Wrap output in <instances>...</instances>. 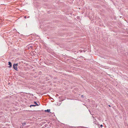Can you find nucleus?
I'll use <instances>...</instances> for the list:
<instances>
[{"instance_id":"obj_1","label":"nucleus","mask_w":128,"mask_h":128,"mask_svg":"<svg viewBox=\"0 0 128 128\" xmlns=\"http://www.w3.org/2000/svg\"><path fill=\"white\" fill-rule=\"evenodd\" d=\"M18 65V64H14L13 65L14 68L16 70H17Z\"/></svg>"},{"instance_id":"obj_2","label":"nucleus","mask_w":128,"mask_h":128,"mask_svg":"<svg viewBox=\"0 0 128 128\" xmlns=\"http://www.w3.org/2000/svg\"><path fill=\"white\" fill-rule=\"evenodd\" d=\"M92 117H93V118H94V123L96 125H97L98 124V122H97V120H96V119H95L94 117H93V116H92Z\"/></svg>"},{"instance_id":"obj_3","label":"nucleus","mask_w":128,"mask_h":128,"mask_svg":"<svg viewBox=\"0 0 128 128\" xmlns=\"http://www.w3.org/2000/svg\"><path fill=\"white\" fill-rule=\"evenodd\" d=\"M8 65H10L9 67H11L12 66V64L11 63L9 62H8Z\"/></svg>"},{"instance_id":"obj_4","label":"nucleus","mask_w":128,"mask_h":128,"mask_svg":"<svg viewBox=\"0 0 128 128\" xmlns=\"http://www.w3.org/2000/svg\"><path fill=\"white\" fill-rule=\"evenodd\" d=\"M50 109H48L47 110H45V112H50Z\"/></svg>"},{"instance_id":"obj_5","label":"nucleus","mask_w":128,"mask_h":128,"mask_svg":"<svg viewBox=\"0 0 128 128\" xmlns=\"http://www.w3.org/2000/svg\"><path fill=\"white\" fill-rule=\"evenodd\" d=\"M37 106V105H32H32H31L30 106V107H31L32 106Z\"/></svg>"},{"instance_id":"obj_6","label":"nucleus","mask_w":128,"mask_h":128,"mask_svg":"<svg viewBox=\"0 0 128 128\" xmlns=\"http://www.w3.org/2000/svg\"><path fill=\"white\" fill-rule=\"evenodd\" d=\"M34 103L35 104H36V105H37V106H38V104H37L36 102H34Z\"/></svg>"},{"instance_id":"obj_7","label":"nucleus","mask_w":128,"mask_h":128,"mask_svg":"<svg viewBox=\"0 0 128 128\" xmlns=\"http://www.w3.org/2000/svg\"><path fill=\"white\" fill-rule=\"evenodd\" d=\"M26 124V123H24L22 124V125H25Z\"/></svg>"},{"instance_id":"obj_8","label":"nucleus","mask_w":128,"mask_h":128,"mask_svg":"<svg viewBox=\"0 0 128 128\" xmlns=\"http://www.w3.org/2000/svg\"><path fill=\"white\" fill-rule=\"evenodd\" d=\"M26 16H25L24 17V18H26Z\"/></svg>"},{"instance_id":"obj_9","label":"nucleus","mask_w":128,"mask_h":128,"mask_svg":"<svg viewBox=\"0 0 128 128\" xmlns=\"http://www.w3.org/2000/svg\"><path fill=\"white\" fill-rule=\"evenodd\" d=\"M80 52H82V50H80Z\"/></svg>"},{"instance_id":"obj_10","label":"nucleus","mask_w":128,"mask_h":128,"mask_svg":"<svg viewBox=\"0 0 128 128\" xmlns=\"http://www.w3.org/2000/svg\"><path fill=\"white\" fill-rule=\"evenodd\" d=\"M81 97H83V95H81Z\"/></svg>"},{"instance_id":"obj_11","label":"nucleus","mask_w":128,"mask_h":128,"mask_svg":"<svg viewBox=\"0 0 128 128\" xmlns=\"http://www.w3.org/2000/svg\"><path fill=\"white\" fill-rule=\"evenodd\" d=\"M100 126H102V124Z\"/></svg>"},{"instance_id":"obj_12","label":"nucleus","mask_w":128,"mask_h":128,"mask_svg":"<svg viewBox=\"0 0 128 128\" xmlns=\"http://www.w3.org/2000/svg\"><path fill=\"white\" fill-rule=\"evenodd\" d=\"M83 51L84 52H85V51L84 50H83Z\"/></svg>"},{"instance_id":"obj_13","label":"nucleus","mask_w":128,"mask_h":128,"mask_svg":"<svg viewBox=\"0 0 128 128\" xmlns=\"http://www.w3.org/2000/svg\"><path fill=\"white\" fill-rule=\"evenodd\" d=\"M29 17H30V16H28V17H27V18H29Z\"/></svg>"},{"instance_id":"obj_14","label":"nucleus","mask_w":128,"mask_h":128,"mask_svg":"<svg viewBox=\"0 0 128 128\" xmlns=\"http://www.w3.org/2000/svg\"><path fill=\"white\" fill-rule=\"evenodd\" d=\"M109 106H110V105H109Z\"/></svg>"}]
</instances>
